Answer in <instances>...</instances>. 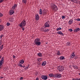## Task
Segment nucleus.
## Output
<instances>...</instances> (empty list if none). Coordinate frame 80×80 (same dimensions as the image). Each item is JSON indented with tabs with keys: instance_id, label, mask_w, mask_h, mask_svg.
I'll return each instance as SVG.
<instances>
[{
	"instance_id": "obj_46",
	"label": "nucleus",
	"mask_w": 80,
	"mask_h": 80,
	"mask_svg": "<svg viewBox=\"0 0 80 80\" xmlns=\"http://www.w3.org/2000/svg\"><path fill=\"white\" fill-rule=\"evenodd\" d=\"M74 58H75V59H77V58H78V57H77V56H76V57H75Z\"/></svg>"
},
{
	"instance_id": "obj_24",
	"label": "nucleus",
	"mask_w": 80,
	"mask_h": 80,
	"mask_svg": "<svg viewBox=\"0 0 80 80\" xmlns=\"http://www.w3.org/2000/svg\"><path fill=\"white\" fill-rule=\"evenodd\" d=\"M70 45H71V44H70V43L69 42H68L67 43L66 45L67 46H70Z\"/></svg>"
},
{
	"instance_id": "obj_43",
	"label": "nucleus",
	"mask_w": 80,
	"mask_h": 80,
	"mask_svg": "<svg viewBox=\"0 0 80 80\" xmlns=\"http://www.w3.org/2000/svg\"><path fill=\"white\" fill-rule=\"evenodd\" d=\"M19 65H20V66L21 67H22V64H19Z\"/></svg>"
},
{
	"instance_id": "obj_26",
	"label": "nucleus",
	"mask_w": 80,
	"mask_h": 80,
	"mask_svg": "<svg viewBox=\"0 0 80 80\" xmlns=\"http://www.w3.org/2000/svg\"><path fill=\"white\" fill-rule=\"evenodd\" d=\"M62 30V28H58L57 29V31H60V30Z\"/></svg>"
},
{
	"instance_id": "obj_39",
	"label": "nucleus",
	"mask_w": 80,
	"mask_h": 80,
	"mask_svg": "<svg viewBox=\"0 0 80 80\" xmlns=\"http://www.w3.org/2000/svg\"><path fill=\"white\" fill-rule=\"evenodd\" d=\"M49 30H50L49 29H47L46 30V32H48V31H49Z\"/></svg>"
},
{
	"instance_id": "obj_29",
	"label": "nucleus",
	"mask_w": 80,
	"mask_h": 80,
	"mask_svg": "<svg viewBox=\"0 0 80 80\" xmlns=\"http://www.w3.org/2000/svg\"><path fill=\"white\" fill-rule=\"evenodd\" d=\"M73 68H75V69H78V68L77 66H73Z\"/></svg>"
},
{
	"instance_id": "obj_4",
	"label": "nucleus",
	"mask_w": 80,
	"mask_h": 80,
	"mask_svg": "<svg viewBox=\"0 0 80 80\" xmlns=\"http://www.w3.org/2000/svg\"><path fill=\"white\" fill-rule=\"evenodd\" d=\"M62 77V75L61 74L58 73L54 74V78H59Z\"/></svg>"
},
{
	"instance_id": "obj_28",
	"label": "nucleus",
	"mask_w": 80,
	"mask_h": 80,
	"mask_svg": "<svg viewBox=\"0 0 80 80\" xmlns=\"http://www.w3.org/2000/svg\"><path fill=\"white\" fill-rule=\"evenodd\" d=\"M22 2L23 3H27V0H22Z\"/></svg>"
},
{
	"instance_id": "obj_47",
	"label": "nucleus",
	"mask_w": 80,
	"mask_h": 80,
	"mask_svg": "<svg viewBox=\"0 0 80 80\" xmlns=\"http://www.w3.org/2000/svg\"><path fill=\"white\" fill-rule=\"evenodd\" d=\"M77 78H72V80H77Z\"/></svg>"
},
{
	"instance_id": "obj_21",
	"label": "nucleus",
	"mask_w": 80,
	"mask_h": 80,
	"mask_svg": "<svg viewBox=\"0 0 80 80\" xmlns=\"http://www.w3.org/2000/svg\"><path fill=\"white\" fill-rule=\"evenodd\" d=\"M19 62L20 63H21V64H23V63H24V60H23V59L19 61Z\"/></svg>"
},
{
	"instance_id": "obj_8",
	"label": "nucleus",
	"mask_w": 80,
	"mask_h": 80,
	"mask_svg": "<svg viewBox=\"0 0 80 80\" xmlns=\"http://www.w3.org/2000/svg\"><path fill=\"white\" fill-rule=\"evenodd\" d=\"M70 57L71 58H73L75 57V52H73L72 53V54L70 55Z\"/></svg>"
},
{
	"instance_id": "obj_14",
	"label": "nucleus",
	"mask_w": 80,
	"mask_h": 80,
	"mask_svg": "<svg viewBox=\"0 0 80 80\" xmlns=\"http://www.w3.org/2000/svg\"><path fill=\"white\" fill-rule=\"evenodd\" d=\"M57 55L60 56L61 55H62V53H60V52L59 51H58L56 52Z\"/></svg>"
},
{
	"instance_id": "obj_57",
	"label": "nucleus",
	"mask_w": 80,
	"mask_h": 80,
	"mask_svg": "<svg viewBox=\"0 0 80 80\" xmlns=\"http://www.w3.org/2000/svg\"><path fill=\"white\" fill-rule=\"evenodd\" d=\"M79 25L80 26V23L79 24Z\"/></svg>"
},
{
	"instance_id": "obj_30",
	"label": "nucleus",
	"mask_w": 80,
	"mask_h": 80,
	"mask_svg": "<svg viewBox=\"0 0 80 80\" xmlns=\"http://www.w3.org/2000/svg\"><path fill=\"white\" fill-rule=\"evenodd\" d=\"M42 60V58H39L38 61H39V62H40Z\"/></svg>"
},
{
	"instance_id": "obj_13",
	"label": "nucleus",
	"mask_w": 80,
	"mask_h": 80,
	"mask_svg": "<svg viewBox=\"0 0 80 80\" xmlns=\"http://www.w3.org/2000/svg\"><path fill=\"white\" fill-rule=\"evenodd\" d=\"M13 13H14V11L11 10L9 11V14L10 15H13Z\"/></svg>"
},
{
	"instance_id": "obj_20",
	"label": "nucleus",
	"mask_w": 80,
	"mask_h": 80,
	"mask_svg": "<svg viewBox=\"0 0 80 80\" xmlns=\"http://www.w3.org/2000/svg\"><path fill=\"white\" fill-rule=\"evenodd\" d=\"M59 58L61 60L65 59V58L64 56H61Z\"/></svg>"
},
{
	"instance_id": "obj_38",
	"label": "nucleus",
	"mask_w": 80,
	"mask_h": 80,
	"mask_svg": "<svg viewBox=\"0 0 80 80\" xmlns=\"http://www.w3.org/2000/svg\"><path fill=\"white\" fill-rule=\"evenodd\" d=\"M22 28V30H23V31H24V30H25V28L24 27H22V28Z\"/></svg>"
},
{
	"instance_id": "obj_32",
	"label": "nucleus",
	"mask_w": 80,
	"mask_h": 80,
	"mask_svg": "<svg viewBox=\"0 0 80 80\" xmlns=\"http://www.w3.org/2000/svg\"><path fill=\"white\" fill-rule=\"evenodd\" d=\"M69 32H73V30L72 29H69L68 30Z\"/></svg>"
},
{
	"instance_id": "obj_45",
	"label": "nucleus",
	"mask_w": 80,
	"mask_h": 80,
	"mask_svg": "<svg viewBox=\"0 0 80 80\" xmlns=\"http://www.w3.org/2000/svg\"><path fill=\"white\" fill-rule=\"evenodd\" d=\"M42 31L43 32H46V30L45 29H43Z\"/></svg>"
},
{
	"instance_id": "obj_53",
	"label": "nucleus",
	"mask_w": 80,
	"mask_h": 80,
	"mask_svg": "<svg viewBox=\"0 0 80 80\" xmlns=\"http://www.w3.org/2000/svg\"><path fill=\"white\" fill-rule=\"evenodd\" d=\"M2 58V56H0V59H1Z\"/></svg>"
},
{
	"instance_id": "obj_33",
	"label": "nucleus",
	"mask_w": 80,
	"mask_h": 80,
	"mask_svg": "<svg viewBox=\"0 0 80 80\" xmlns=\"http://www.w3.org/2000/svg\"><path fill=\"white\" fill-rule=\"evenodd\" d=\"M3 37V35L2 34L1 36H0V39H2V37Z\"/></svg>"
},
{
	"instance_id": "obj_48",
	"label": "nucleus",
	"mask_w": 80,
	"mask_h": 80,
	"mask_svg": "<svg viewBox=\"0 0 80 80\" xmlns=\"http://www.w3.org/2000/svg\"><path fill=\"white\" fill-rule=\"evenodd\" d=\"M13 58H15V55H13Z\"/></svg>"
},
{
	"instance_id": "obj_11",
	"label": "nucleus",
	"mask_w": 80,
	"mask_h": 80,
	"mask_svg": "<svg viewBox=\"0 0 80 80\" xmlns=\"http://www.w3.org/2000/svg\"><path fill=\"white\" fill-rule=\"evenodd\" d=\"M73 20L72 19H70L68 22L69 25H71L73 23Z\"/></svg>"
},
{
	"instance_id": "obj_56",
	"label": "nucleus",
	"mask_w": 80,
	"mask_h": 80,
	"mask_svg": "<svg viewBox=\"0 0 80 80\" xmlns=\"http://www.w3.org/2000/svg\"><path fill=\"white\" fill-rule=\"evenodd\" d=\"M78 75H80V73H78Z\"/></svg>"
},
{
	"instance_id": "obj_31",
	"label": "nucleus",
	"mask_w": 80,
	"mask_h": 80,
	"mask_svg": "<svg viewBox=\"0 0 80 80\" xmlns=\"http://www.w3.org/2000/svg\"><path fill=\"white\" fill-rule=\"evenodd\" d=\"M3 14L2 13L0 12V17H3Z\"/></svg>"
},
{
	"instance_id": "obj_12",
	"label": "nucleus",
	"mask_w": 80,
	"mask_h": 80,
	"mask_svg": "<svg viewBox=\"0 0 80 80\" xmlns=\"http://www.w3.org/2000/svg\"><path fill=\"white\" fill-rule=\"evenodd\" d=\"M17 5L16 4H14V6L12 7V10H15V8H17Z\"/></svg>"
},
{
	"instance_id": "obj_2",
	"label": "nucleus",
	"mask_w": 80,
	"mask_h": 80,
	"mask_svg": "<svg viewBox=\"0 0 80 80\" xmlns=\"http://www.w3.org/2000/svg\"><path fill=\"white\" fill-rule=\"evenodd\" d=\"M26 24L27 22H26V21L25 20H23L21 23L19 24V26L21 28H23V27H24L26 26Z\"/></svg>"
},
{
	"instance_id": "obj_49",
	"label": "nucleus",
	"mask_w": 80,
	"mask_h": 80,
	"mask_svg": "<svg viewBox=\"0 0 80 80\" xmlns=\"http://www.w3.org/2000/svg\"><path fill=\"white\" fill-rule=\"evenodd\" d=\"M36 80H39V79L38 78H37L36 79Z\"/></svg>"
},
{
	"instance_id": "obj_44",
	"label": "nucleus",
	"mask_w": 80,
	"mask_h": 80,
	"mask_svg": "<svg viewBox=\"0 0 80 80\" xmlns=\"http://www.w3.org/2000/svg\"><path fill=\"white\" fill-rule=\"evenodd\" d=\"M1 44H2V40H0V45H1Z\"/></svg>"
},
{
	"instance_id": "obj_16",
	"label": "nucleus",
	"mask_w": 80,
	"mask_h": 80,
	"mask_svg": "<svg viewBox=\"0 0 80 80\" xmlns=\"http://www.w3.org/2000/svg\"><path fill=\"white\" fill-rule=\"evenodd\" d=\"M80 30V28H77L75 29L73 31L74 32H78Z\"/></svg>"
},
{
	"instance_id": "obj_22",
	"label": "nucleus",
	"mask_w": 80,
	"mask_h": 80,
	"mask_svg": "<svg viewBox=\"0 0 80 80\" xmlns=\"http://www.w3.org/2000/svg\"><path fill=\"white\" fill-rule=\"evenodd\" d=\"M38 55L39 57H42V53H41V52H39L38 54Z\"/></svg>"
},
{
	"instance_id": "obj_3",
	"label": "nucleus",
	"mask_w": 80,
	"mask_h": 80,
	"mask_svg": "<svg viewBox=\"0 0 80 80\" xmlns=\"http://www.w3.org/2000/svg\"><path fill=\"white\" fill-rule=\"evenodd\" d=\"M57 69L59 72H62L64 70V68L62 66H59L57 67Z\"/></svg>"
},
{
	"instance_id": "obj_6",
	"label": "nucleus",
	"mask_w": 80,
	"mask_h": 80,
	"mask_svg": "<svg viewBox=\"0 0 80 80\" xmlns=\"http://www.w3.org/2000/svg\"><path fill=\"white\" fill-rule=\"evenodd\" d=\"M45 27L46 28L47 27H50V22L49 21L47 22L44 25Z\"/></svg>"
},
{
	"instance_id": "obj_34",
	"label": "nucleus",
	"mask_w": 80,
	"mask_h": 80,
	"mask_svg": "<svg viewBox=\"0 0 80 80\" xmlns=\"http://www.w3.org/2000/svg\"><path fill=\"white\" fill-rule=\"evenodd\" d=\"M62 19H63L64 18H65V16H62Z\"/></svg>"
},
{
	"instance_id": "obj_10",
	"label": "nucleus",
	"mask_w": 80,
	"mask_h": 80,
	"mask_svg": "<svg viewBox=\"0 0 80 80\" xmlns=\"http://www.w3.org/2000/svg\"><path fill=\"white\" fill-rule=\"evenodd\" d=\"M4 29V26L3 25H0V32Z\"/></svg>"
},
{
	"instance_id": "obj_42",
	"label": "nucleus",
	"mask_w": 80,
	"mask_h": 80,
	"mask_svg": "<svg viewBox=\"0 0 80 80\" xmlns=\"http://www.w3.org/2000/svg\"><path fill=\"white\" fill-rule=\"evenodd\" d=\"M43 13L44 14V15H45V14H46V13H45V11H44V12H43Z\"/></svg>"
},
{
	"instance_id": "obj_18",
	"label": "nucleus",
	"mask_w": 80,
	"mask_h": 80,
	"mask_svg": "<svg viewBox=\"0 0 80 80\" xmlns=\"http://www.w3.org/2000/svg\"><path fill=\"white\" fill-rule=\"evenodd\" d=\"M58 34H59V35H61L63 36V32H62L61 31H58Z\"/></svg>"
},
{
	"instance_id": "obj_27",
	"label": "nucleus",
	"mask_w": 80,
	"mask_h": 80,
	"mask_svg": "<svg viewBox=\"0 0 80 80\" xmlns=\"http://www.w3.org/2000/svg\"><path fill=\"white\" fill-rule=\"evenodd\" d=\"M39 14H40V15L42 14V11L41 9H40L39 10Z\"/></svg>"
},
{
	"instance_id": "obj_51",
	"label": "nucleus",
	"mask_w": 80,
	"mask_h": 80,
	"mask_svg": "<svg viewBox=\"0 0 80 80\" xmlns=\"http://www.w3.org/2000/svg\"><path fill=\"white\" fill-rule=\"evenodd\" d=\"M76 80H80V78H77V79Z\"/></svg>"
},
{
	"instance_id": "obj_23",
	"label": "nucleus",
	"mask_w": 80,
	"mask_h": 80,
	"mask_svg": "<svg viewBox=\"0 0 80 80\" xmlns=\"http://www.w3.org/2000/svg\"><path fill=\"white\" fill-rule=\"evenodd\" d=\"M3 45L0 46V51H1L3 49Z\"/></svg>"
},
{
	"instance_id": "obj_5",
	"label": "nucleus",
	"mask_w": 80,
	"mask_h": 80,
	"mask_svg": "<svg viewBox=\"0 0 80 80\" xmlns=\"http://www.w3.org/2000/svg\"><path fill=\"white\" fill-rule=\"evenodd\" d=\"M52 8L54 11H57V10H58L57 6L55 4L53 5V6H52Z\"/></svg>"
},
{
	"instance_id": "obj_35",
	"label": "nucleus",
	"mask_w": 80,
	"mask_h": 80,
	"mask_svg": "<svg viewBox=\"0 0 80 80\" xmlns=\"http://www.w3.org/2000/svg\"><path fill=\"white\" fill-rule=\"evenodd\" d=\"M29 67V66H28L27 67H26L24 68L25 70H27V69H28V68Z\"/></svg>"
},
{
	"instance_id": "obj_17",
	"label": "nucleus",
	"mask_w": 80,
	"mask_h": 80,
	"mask_svg": "<svg viewBox=\"0 0 80 80\" xmlns=\"http://www.w3.org/2000/svg\"><path fill=\"white\" fill-rule=\"evenodd\" d=\"M36 20H39V16L38 14H37L36 15Z\"/></svg>"
},
{
	"instance_id": "obj_1",
	"label": "nucleus",
	"mask_w": 80,
	"mask_h": 80,
	"mask_svg": "<svg viewBox=\"0 0 80 80\" xmlns=\"http://www.w3.org/2000/svg\"><path fill=\"white\" fill-rule=\"evenodd\" d=\"M34 43L36 45H41V42H40V39L39 38H36L34 41Z\"/></svg>"
},
{
	"instance_id": "obj_19",
	"label": "nucleus",
	"mask_w": 80,
	"mask_h": 80,
	"mask_svg": "<svg viewBox=\"0 0 80 80\" xmlns=\"http://www.w3.org/2000/svg\"><path fill=\"white\" fill-rule=\"evenodd\" d=\"M49 76L50 77H54L55 78V75L53 74H49Z\"/></svg>"
},
{
	"instance_id": "obj_52",
	"label": "nucleus",
	"mask_w": 80,
	"mask_h": 80,
	"mask_svg": "<svg viewBox=\"0 0 80 80\" xmlns=\"http://www.w3.org/2000/svg\"><path fill=\"white\" fill-rule=\"evenodd\" d=\"M2 22V20L0 19V23H1Z\"/></svg>"
},
{
	"instance_id": "obj_50",
	"label": "nucleus",
	"mask_w": 80,
	"mask_h": 80,
	"mask_svg": "<svg viewBox=\"0 0 80 80\" xmlns=\"http://www.w3.org/2000/svg\"><path fill=\"white\" fill-rule=\"evenodd\" d=\"M0 78L1 79H2V78H3V77H0Z\"/></svg>"
},
{
	"instance_id": "obj_55",
	"label": "nucleus",
	"mask_w": 80,
	"mask_h": 80,
	"mask_svg": "<svg viewBox=\"0 0 80 80\" xmlns=\"http://www.w3.org/2000/svg\"><path fill=\"white\" fill-rule=\"evenodd\" d=\"M2 68V67L1 66H0V68Z\"/></svg>"
},
{
	"instance_id": "obj_25",
	"label": "nucleus",
	"mask_w": 80,
	"mask_h": 80,
	"mask_svg": "<svg viewBox=\"0 0 80 80\" xmlns=\"http://www.w3.org/2000/svg\"><path fill=\"white\" fill-rule=\"evenodd\" d=\"M9 20L11 22H13L14 21V20H13V18H10L9 19Z\"/></svg>"
},
{
	"instance_id": "obj_15",
	"label": "nucleus",
	"mask_w": 80,
	"mask_h": 80,
	"mask_svg": "<svg viewBox=\"0 0 80 80\" xmlns=\"http://www.w3.org/2000/svg\"><path fill=\"white\" fill-rule=\"evenodd\" d=\"M46 64H47V62L46 61H43L41 65L42 66H45Z\"/></svg>"
},
{
	"instance_id": "obj_41",
	"label": "nucleus",
	"mask_w": 80,
	"mask_h": 80,
	"mask_svg": "<svg viewBox=\"0 0 80 80\" xmlns=\"http://www.w3.org/2000/svg\"><path fill=\"white\" fill-rule=\"evenodd\" d=\"M76 20L77 21H80V19L79 18H78L76 19Z\"/></svg>"
},
{
	"instance_id": "obj_37",
	"label": "nucleus",
	"mask_w": 80,
	"mask_h": 80,
	"mask_svg": "<svg viewBox=\"0 0 80 80\" xmlns=\"http://www.w3.org/2000/svg\"><path fill=\"white\" fill-rule=\"evenodd\" d=\"M4 1V0H0V3H2Z\"/></svg>"
},
{
	"instance_id": "obj_36",
	"label": "nucleus",
	"mask_w": 80,
	"mask_h": 80,
	"mask_svg": "<svg viewBox=\"0 0 80 80\" xmlns=\"http://www.w3.org/2000/svg\"><path fill=\"white\" fill-rule=\"evenodd\" d=\"M10 25V24L9 23V22H7V26H9Z\"/></svg>"
},
{
	"instance_id": "obj_7",
	"label": "nucleus",
	"mask_w": 80,
	"mask_h": 80,
	"mask_svg": "<svg viewBox=\"0 0 80 80\" xmlns=\"http://www.w3.org/2000/svg\"><path fill=\"white\" fill-rule=\"evenodd\" d=\"M4 63V58L3 57L0 61V66H2Z\"/></svg>"
},
{
	"instance_id": "obj_9",
	"label": "nucleus",
	"mask_w": 80,
	"mask_h": 80,
	"mask_svg": "<svg viewBox=\"0 0 80 80\" xmlns=\"http://www.w3.org/2000/svg\"><path fill=\"white\" fill-rule=\"evenodd\" d=\"M41 78L43 80H47L48 78L47 77V76L45 75H42L41 76Z\"/></svg>"
},
{
	"instance_id": "obj_54",
	"label": "nucleus",
	"mask_w": 80,
	"mask_h": 80,
	"mask_svg": "<svg viewBox=\"0 0 80 80\" xmlns=\"http://www.w3.org/2000/svg\"><path fill=\"white\" fill-rule=\"evenodd\" d=\"M22 67H23V68H25V66H22Z\"/></svg>"
},
{
	"instance_id": "obj_40",
	"label": "nucleus",
	"mask_w": 80,
	"mask_h": 80,
	"mask_svg": "<svg viewBox=\"0 0 80 80\" xmlns=\"http://www.w3.org/2000/svg\"><path fill=\"white\" fill-rule=\"evenodd\" d=\"M23 77H21V78H20V80H23Z\"/></svg>"
}]
</instances>
